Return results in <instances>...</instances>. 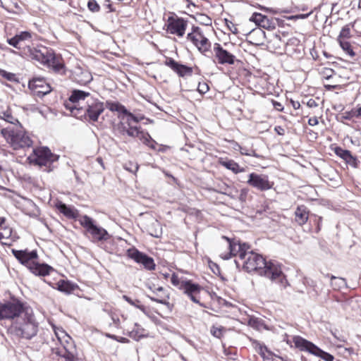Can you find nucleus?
<instances>
[{
    "label": "nucleus",
    "mask_w": 361,
    "mask_h": 361,
    "mask_svg": "<svg viewBox=\"0 0 361 361\" xmlns=\"http://www.w3.org/2000/svg\"><path fill=\"white\" fill-rule=\"evenodd\" d=\"M240 261L243 269L247 272L256 271L271 281L279 283L282 288L288 286L279 263L274 261L267 262L262 255L254 252L250 249L240 254Z\"/></svg>",
    "instance_id": "1"
},
{
    "label": "nucleus",
    "mask_w": 361,
    "mask_h": 361,
    "mask_svg": "<svg viewBox=\"0 0 361 361\" xmlns=\"http://www.w3.org/2000/svg\"><path fill=\"white\" fill-rule=\"evenodd\" d=\"M23 53L30 59L51 68L56 73L60 72L63 68L62 59L56 56L52 49L47 47L35 48L28 46L24 49Z\"/></svg>",
    "instance_id": "2"
},
{
    "label": "nucleus",
    "mask_w": 361,
    "mask_h": 361,
    "mask_svg": "<svg viewBox=\"0 0 361 361\" xmlns=\"http://www.w3.org/2000/svg\"><path fill=\"white\" fill-rule=\"evenodd\" d=\"M9 333L19 338L30 340L35 337L38 331V323L32 310L25 312L24 315L13 321L8 329Z\"/></svg>",
    "instance_id": "3"
},
{
    "label": "nucleus",
    "mask_w": 361,
    "mask_h": 361,
    "mask_svg": "<svg viewBox=\"0 0 361 361\" xmlns=\"http://www.w3.org/2000/svg\"><path fill=\"white\" fill-rule=\"evenodd\" d=\"M12 252L21 264L25 265L35 275L44 276L49 275L53 269L51 267L47 264H39L35 262V259L37 258L36 250H13Z\"/></svg>",
    "instance_id": "4"
},
{
    "label": "nucleus",
    "mask_w": 361,
    "mask_h": 361,
    "mask_svg": "<svg viewBox=\"0 0 361 361\" xmlns=\"http://www.w3.org/2000/svg\"><path fill=\"white\" fill-rule=\"evenodd\" d=\"M1 133L15 150L30 147L32 145V140L23 130L21 124L2 128Z\"/></svg>",
    "instance_id": "5"
},
{
    "label": "nucleus",
    "mask_w": 361,
    "mask_h": 361,
    "mask_svg": "<svg viewBox=\"0 0 361 361\" xmlns=\"http://www.w3.org/2000/svg\"><path fill=\"white\" fill-rule=\"evenodd\" d=\"M59 157L58 155L51 153L48 147H39L33 149V153L28 159L30 163L44 167V171L50 172L54 168L53 164L58 161Z\"/></svg>",
    "instance_id": "6"
},
{
    "label": "nucleus",
    "mask_w": 361,
    "mask_h": 361,
    "mask_svg": "<svg viewBox=\"0 0 361 361\" xmlns=\"http://www.w3.org/2000/svg\"><path fill=\"white\" fill-rule=\"evenodd\" d=\"M80 225L90 234L93 241H106L110 238L107 231L97 226L89 216L84 215L79 219Z\"/></svg>",
    "instance_id": "7"
},
{
    "label": "nucleus",
    "mask_w": 361,
    "mask_h": 361,
    "mask_svg": "<svg viewBox=\"0 0 361 361\" xmlns=\"http://www.w3.org/2000/svg\"><path fill=\"white\" fill-rule=\"evenodd\" d=\"M31 310L25 307L23 304L18 300H13L0 304V319H13L24 315L25 312Z\"/></svg>",
    "instance_id": "8"
},
{
    "label": "nucleus",
    "mask_w": 361,
    "mask_h": 361,
    "mask_svg": "<svg viewBox=\"0 0 361 361\" xmlns=\"http://www.w3.org/2000/svg\"><path fill=\"white\" fill-rule=\"evenodd\" d=\"M293 340L295 346L300 350L307 351L321 357L324 361H334V357L332 355L323 351L312 342L298 336H294Z\"/></svg>",
    "instance_id": "9"
},
{
    "label": "nucleus",
    "mask_w": 361,
    "mask_h": 361,
    "mask_svg": "<svg viewBox=\"0 0 361 361\" xmlns=\"http://www.w3.org/2000/svg\"><path fill=\"white\" fill-rule=\"evenodd\" d=\"M104 104L97 99L90 97L87 100V106L85 108L81 107L78 117H81L83 115L90 121L96 122L99 119V116L104 111Z\"/></svg>",
    "instance_id": "10"
},
{
    "label": "nucleus",
    "mask_w": 361,
    "mask_h": 361,
    "mask_svg": "<svg viewBox=\"0 0 361 361\" xmlns=\"http://www.w3.org/2000/svg\"><path fill=\"white\" fill-rule=\"evenodd\" d=\"M56 336H57L58 340L62 345V347L52 348V353L56 354L57 356L63 358L65 361H80V359L78 357L77 354L75 353L76 350L75 349V347L73 345L72 343H69L68 341V340L71 339V337L67 334H65L64 336L66 338L65 342L66 343V345H64L59 334L56 332Z\"/></svg>",
    "instance_id": "11"
},
{
    "label": "nucleus",
    "mask_w": 361,
    "mask_h": 361,
    "mask_svg": "<svg viewBox=\"0 0 361 361\" xmlns=\"http://www.w3.org/2000/svg\"><path fill=\"white\" fill-rule=\"evenodd\" d=\"M187 39L190 40L198 50L204 55L210 50L211 42L202 34L198 27H192V32L188 34Z\"/></svg>",
    "instance_id": "12"
},
{
    "label": "nucleus",
    "mask_w": 361,
    "mask_h": 361,
    "mask_svg": "<svg viewBox=\"0 0 361 361\" xmlns=\"http://www.w3.org/2000/svg\"><path fill=\"white\" fill-rule=\"evenodd\" d=\"M247 183L259 191H267L273 188L274 183L269 180L265 174L251 173L247 180Z\"/></svg>",
    "instance_id": "13"
},
{
    "label": "nucleus",
    "mask_w": 361,
    "mask_h": 361,
    "mask_svg": "<svg viewBox=\"0 0 361 361\" xmlns=\"http://www.w3.org/2000/svg\"><path fill=\"white\" fill-rule=\"evenodd\" d=\"M90 94L87 92H85L82 90H75L72 92L69 101L66 103V108L69 109L74 116H78L79 112L81 108L78 106V104L82 101L85 100L86 98H90Z\"/></svg>",
    "instance_id": "14"
},
{
    "label": "nucleus",
    "mask_w": 361,
    "mask_h": 361,
    "mask_svg": "<svg viewBox=\"0 0 361 361\" xmlns=\"http://www.w3.org/2000/svg\"><path fill=\"white\" fill-rule=\"evenodd\" d=\"M128 256L137 264H140L145 269L149 271L155 269V263L152 257L139 251L136 248H130L127 250Z\"/></svg>",
    "instance_id": "15"
},
{
    "label": "nucleus",
    "mask_w": 361,
    "mask_h": 361,
    "mask_svg": "<svg viewBox=\"0 0 361 361\" xmlns=\"http://www.w3.org/2000/svg\"><path fill=\"white\" fill-rule=\"evenodd\" d=\"M222 238L226 240L229 249V252L221 255V258L224 259H228L233 256L238 255L240 260V254L246 252L247 250L250 249V247L245 243H240L235 240H231L226 236H222Z\"/></svg>",
    "instance_id": "16"
},
{
    "label": "nucleus",
    "mask_w": 361,
    "mask_h": 361,
    "mask_svg": "<svg viewBox=\"0 0 361 361\" xmlns=\"http://www.w3.org/2000/svg\"><path fill=\"white\" fill-rule=\"evenodd\" d=\"M213 51L214 54V59L219 64L233 65L235 63V56L233 54L224 49L220 44H214Z\"/></svg>",
    "instance_id": "17"
},
{
    "label": "nucleus",
    "mask_w": 361,
    "mask_h": 361,
    "mask_svg": "<svg viewBox=\"0 0 361 361\" xmlns=\"http://www.w3.org/2000/svg\"><path fill=\"white\" fill-rule=\"evenodd\" d=\"M202 287L197 283H194L191 281L188 280L185 285L183 286L181 290L195 303L199 304L202 306L200 301V291Z\"/></svg>",
    "instance_id": "18"
},
{
    "label": "nucleus",
    "mask_w": 361,
    "mask_h": 361,
    "mask_svg": "<svg viewBox=\"0 0 361 361\" xmlns=\"http://www.w3.org/2000/svg\"><path fill=\"white\" fill-rule=\"evenodd\" d=\"M28 87L38 95H45L51 91V86L44 78H33L30 80Z\"/></svg>",
    "instance_id": "19"
},
{
    "label": "nucleus",
    "mask_w": 361,
    "mask_h": 361,
    "mask_svg": "<svg viewBox=\"0 0 361 361\" xmlns=\"http://www.w3.org/2000/svg\"><path fill=\"white\" fill-rule=\"evenodd\" d=\"M187 21L183 18H169L167 30L171 34L177 35L178 37H183L187 27Z\"/></svg>",
    "instance_id": "20"
},
{
    "label": "nucleus",
    "mask_w": 361,
    "mask_h": 361,
    "mask_svg": "<svg viewBox=\"0 0 361 361\" xmlns=\"http://www.w3.org/2000/svg\"><path fill=\"white\" fill-rule=\"evenodd\" d=\"M32 35L33 33L31 32L21 31L16 33L13 37L7 38L6 41L9 45L20 49L23 42L32 41Z\"/></svg>",
    "instance_id": "21"
},
{
    "label": "nucleus",
    "mask_w": 361,
    "mask_h": 361,
    "mask_svg": "<svg viewBox=\"0 0 361 361\" xmlns=\"http://www.w3.org/2000/svg\"><path fill=\"white\" fill-rule=\"evenodd\" d=\"M164 63L175 71L180 77H185L192 74V68L191 67L180 64L172 58H167Z\"/></svg>",
    "instance_id": "22"
},
{
    "label": "nucleus",
    "mask_w": 361,
    "mask_h": 361,
    "mask_svg": "<svg viewBox=\"0 0 361 361\" xmlns=\"http://www.w3.org/2000/svg\"><path fill=\"white\" fill-rule=\"evenodd\" d=\"M11 227L5 223L4 218H0V241L4 245H11L15 241V236L12 234Z\"/></svg>",
    "instance_id": "23"
},
{
    "label": "nucleus",
    "mask_w": 361,
    "mask_h": 361,
    "mask_svg": "<svg viewBox=\"0 0 361 361\" xmlns=\"http://www.w3.org/2000/svg\"><path fill=\"white\" fill-rule=\"evenodd\" d=\"M154 296L147 295V297L152 301L156 302L162 305H169L168 300L169 299V295L166 290L162 287L159 286L156 289V292L154 293Z\"/></svg>",
    "instance_id": "24"
},
{
    "label": "nucleus",
    "mask_w": 361,
    "mask_h": 361,
    "mask_svg": "<svg viewBox=\"0 0 361 361\" xmlns=\"http://www.w3.org/2000/svg\"><path fill=\"white\" fill-rule=\"evenodd\" d=\"M295 221L300 226L304 225L308 220L309 210L305 205H299L295 211Z\"/></svg>",
    "instance_id": "25"
},
{
    "label": "nucleus",
    "mask_w": 361,
    "mask_h": 361,
    "mask_svg": "<svg viewBox=\"0 0 361 361\" xmlns=\"http://www.w3.org/2000/svg\"><path fill=\"white\" fill-rule=\"evenodd\" d=\"M58 210L68 219H76L78 216V212L72 207L60 202L56 205Z\"/></svg>",
    "instance_id": "26"
},
{
    "label": "nucleus",
    "mask_w": 361,
    "mask_h": 361,
    "mask_svg": "<svg viewBox=\"0 0 361 361\" xmlns=\"http://www.w3.org/2000/svg\"><path fill=\"white\" fill-rule=\"evenodd\" d=\"M220 165L223 166L226 169L231 170L234 173L237 174L245 171L244 168H241L240 165L232 159H226L221 158L219 161Z\"/></svg>",
    "instance_id": "27"
},
{
    "label": "nucleus",
    "mask_w": 361,
    "mask_h": 361,
    "mask_svg": "<svg viewBox=\"0 0 361 361\" xmlns=\"http://www.w3.org/2000/svg\"><path fill=\"white\" fill-rule=\"evenodd\" d=\"M56 285L59 291L66 294L71 293L77 288L76 285L64 280L59 281Z\"/></svg>",
    "instance_id": "28"
},
{
    "label": "nucleus",
    "mask_w": 361,
    "mask_h": 361,
    "mask_svg": "<svg viewBox=\"0 0 361 361\" xmlns=\"http://www.w3.org/2000/svg\"><path fill=\"white\" fill-rule=\"evenodd\" d=\"M104 106L112 112L116 111L123 114L124 113H127V109L123 105L117 102H115L111 101H106Z\"/></svg>",
    "instance_id": "29"
},
{
    "label": "nucleus",
    "mask_w": 361,
    "mask_h": 361,
    "mask_svg": "<svg viewBox=\"0 0 361 361\" xmlns=\"http://www.w3.org/2000/svg\"><path fill=\"white\" fill-rule=\"evenodd\" d=\"M145 330L137 324H135V327L128 334L129 336L135 340L139 341L140 338L146 336L145 334Z\"/></svg>",
    "instance_id": "30"
},
{
    "label": "nucleus",
    "mask_w": 361,
    "mask_h": 361,
    "mask_svg": "<svg viewBox=\"0 0 361 361\" xmlns=\"http://www.w3.org/2000/svg\"><path fill=\"white\" fill-rule=\"evenodd\" d=\"M331 286L334 289H340L344 286H346V281L343 278L331 276Z\"/></svg>",
    "instance_id": "31"
},
{
    "label": "nucleus",
    "mask_w": 361,
    "mask_h": 361,
    "mask_svg": "<svg viewBox=\"0 0 361 361\" xmlns=\"http://www.w3.org/2000/svg\"><path fill=\"white\" fill-rule=\"evenodd\" d=\"M338 42H339L340 46L342 48V49L344 51H345V53L348 55H349L351 57H353L355 55V52L353 51V50L352 49V47H351V44H350V42H348V41H346L345 39H339Z\"/></svg>",
    "instance_id": "32"
},
{
    "label": "nucleus",
    "mask_w": 361,
    "mask_h": 361,
    "mask_svg": "<svg viewBox=\"0 0 361 361\" xmlns=\"http://www.w3.org/2000/svg\"><path fill=\"white\" fill-rule=\"evenodd\" d=\"M188 280L179 278L176 274H173L171 277V283L177 287L179 290H181L183 286L185 285V283L187 282Z\"/></svg>",
    "instance_id": "33"
},
{
    "label": "nucleus",
    "mask_w": 361,
    "mask_h": 361,
    "mask_svg": "<svg viewBox=\"0 0 361 361\" xmlns=\"http://www.w3.org/2000/svg\"><path fill=\"white\" fill-rule=\"evenodd\" d=\"M135 137L138 138L145 145H148L149 141H150V135L147 132L140 130V129L137 132V135H136Z\"/></svg>",
    "instance_id": "34"
},
{
    "label": "nucleus",
    "mask_w": 361,
    "mask_h": 361,
    "mask_svg": "<svg viewBox=\"0 0 361 361\" xmlns=\"http://www.w3.org/2000/svg\"><path fill=\"white\" fill-rule=\"evenodd\" d=\"M218 189L215 190L216 192L221 194L231 195V188L225 183H221L217 185Z\"/></svg>",
    "instance_id": "35"
},
{
    "label": "nucleus",
    "mask_w": 361,
    "mask_h": 361,
    "mask_svg": "<svg viewBox=\"0 0 361 361\" xmlns=\"http://www.w3.org/2000/svg\"><path fill=\"white\" fill-rule=\"evenodd\" d=\"M253 343L255 344L257 351L262 357H264L266 353H271L264 344L258 341H255Z\"/></svg>",
    "instance_id": "36"
},
{
    "label": "nucleus",
    "mask_w": 361,
    "mask_h": 361,
    "mask_svg": "<svg viewBox=\"0 0 361 361\" xmlns=\"http://www.w3.org/2000/svg\"><path fill=\"white\" fill-rule=\"evenodd\" d=\"M123 299L125 300L130 305L134 306L140 310H145L144 306L140 304V302L138 300H133L130 297H128L126 295H123Z\"/></svg>",
    "instance_id": "37"
},
{
    "label": "nucleus",
    "mask_w": 361,
    "mask_h": 361,
    "mask_svg": "<svg viewBox=\"0 0 361 361\" xmlns=\"http://www.w3.org/2000/svg\"><path fill=\"white\" fill-rule=\"evenodd\" d=\"M266 16L259 13H254L250 18V20L254 22L257 25L259 26Z\"/></svg>",
    "instance_id": "38"
},
{
    "label": "nucleus",
    "mask_w": 361,
    "mask_h": 361,
    "mask_svg": "<svg viewBox=\"0 0 361 361\" xmlns=\"http://www.w3.org/2000/svg\"><path fill=\"white\" fill-rule=\"evenodd\" d=\"M87 8L92 13H97L100 11V6L96 0H89Z\"/></svg>",
    "instance_id": "39"
},
{
    "label": "nucleus",
    "mask_w": 361,
    "mask_h": 361,
    "mask_svg": "<svg viewBox=\"0 0 361 361\" xmlns=\"http://www.w3.org/2000/svg\"><path fill=\"white\" fill-rule=\"evenodd\" d=\"M223 331H224V327H221V326L217 327V326H212V328L210 329V333L213 336H214L217 338H220L223 336Z\"/></svg>",
    "instance_id": "40"
},
{
    "label": "nucleus",
    "mask_w": 361,
    "mask_h": 361,
    "mask_svg": "<svg viewBox=\"0 0 361 361\" xmlns=\"http://www.w3.org/2000/svg\"><path fill=\"white\" fill-rule=\"evenodd\" d=\"M344 161H345V163L347 164H348L354 168H357L358 166V164L360 163V161L357 159V158L352 155L351 152L348 156L346 159H345Z\"/></svg>",
    "instance_id": "41"
},
{
    "label": "nucleus",
    "mask_w": 361,
    "mask_h": 361,
    "mask_svg": "<svg viewBox=\"0 0 361 361\" xmlns=\"http://www.w3.org/2000/svg\"><path fill=\"white\" fill-rule=\"evenodd\" d=\"M259 27H262V28H264L268 30H271L275 28L274 25H273V23L271 22V20H269V18L267 16H266L264 19L262 20Z\"/></svg>",
    "instance_id": "42"
},
{
    "label": "nucleus",
    "mask_w": 361,
    "mask_h": 361,
    "mask_svg": "<svg viewBox=\"0 0 361 361\" xmlns=\"http://www.w3.org/2000/svg\"><path fill=\"white\" fill-rule=\"evenodd\" d=\"M350 37V27L348 25H345L342 28V30L340 32V35L338 36V40L339 41V39H348Z\"/></svg>",
    "instance_id": "43"
},
{
    "label": "nucleus",
    "mask_w": 361,
    "mask_h": 361,
    "mask_svg": "<svg viewBox=\"0 0 361 361\" xmlns=\"http://www.w3.org/2000/svg\"><path fill=\"white\" fill-rule=\"evenodd\" d=\"M125 115H126L128 116L127 118V123L128 126H133L132 125V123L134 122L135 123H137L140 122V119L135 116L134 114H133L132 113H130V111H128L127 110V113H124Z\"/></svg>",
    "instance_id": "44"
},
{
    "label": "nucleus",
    "mask_w": 361,
    "mask_h": 361,
    "mask_svg": "<svg viewBox=\"0 0 361 361\" xmlns=\"http://www.w3.org/2000/svg\"><path fill=\"white\" fill-rule=\"evenodd\" d=\"M335 153L337 156L342 158L343 160L346 159L350 152L347 149H343L341 147H336L335 149Z\"/></svg>",
    "instance_id": "45"
},
{
    "label": "nucleus",
    "mask_w": 361,
    "mask_h": 361,
    "mask_svg": "<svg viewBox=\"0 0 361 361\" xmlns=\"http://www.w3.org/2000/svg\"><path fill=\"white\" fill-rule=\"evenodd\" d=\"M0 76L8 81H14L16 80V75L14 73H8L3 69H0Z\"/></svg>",
    "instance_id": "46"
},
{
    "label": "nucleus",
    "mask_w": 361,
    "mask_h": 361,
    "mask_svg": "<svg viewBox=\"0 0 361 361\" xmlns=\"http://www.w3.org/2000/svg\"><path fill=\"white\" fill-rule=\"evenodd\" d=\"M139 128H137V126H128V130L127 131V135H128L129 137H135L136 135H137V132L139 130Z\"/></svg>",
    "instance_id": "47"
},
{
    "label": "nucleus",
    "mask_w": 361,
    "mask_h": 361,
    "mask_svg": "<svg viewBox=\"0 0 361 361\" xmlns=\"http://www.w3.org/2000/svg\"><path fill=\"white\" fill-rule=\"evenodd\" d=\"M209 90V85L206 82H199L198 87H197V91L200 94H205L207 93Z\"/></svg>",
    "instance_id": "48"
},
{
    "label": "nucleus",
    "mask_w": 361,
    "mask_h": 361,
    "mask_svg": "<svg viewBox=\"0 0 361 361\" xmlns=\"http://www.w3.org/2000/svg\"><path fill=\"white\" fill-rule=\"evenodd\" d=\"M124 168L127 171H129L133 173H135L137 171L139 166H138L137 164H133L132 162H129L128 164H126Z\"/></svg>",
    "instance_id": "49"
},
{
    "label": "nucleus",
    "mask_w": 361,
    "mask_h": 361,
    "mask_svg": "<svg viewBox=\"0 0 361 361\" xmlns=\"http://www.w3.org/2000/svg\"><path fill=\"white\" fill-rule=\"evenodd\" d=\"M4 121H6V122H8V123H11V124H13V126H18V125L20 124V122L18 121V119H17V118H14V117L12 116L11 112H10V113L7 115V116H6V118H5V120H4Z\"/></svg>",
    "instance_id": "50"
},
{
    "label": "nucleus",
    "mask_w": 361,
    "mask_h": 361,
    "mask_svg": "<svg viewBox=\"0 0 361 361\" xmlns=\"http://www.w3.org/2000/svg\"><path fill=\"white\" fill-rule=\"evenodd\" d=\"M118 128L120 133L123 135H125L127 134V131L128 130V125L127 122L126 123L121 122L118 125Z\"/></svg>",
    "instance_id": "51"
},
{
    "label": "nucleus",
    "mask_w": 361,
    "mask_h": 361,
    "mask_svg": "<svg viewBox=\"0 0 361 361\" xmlns=\"http://www.w3.org/2000/svg\"><path fill=\"white\" fill-rule=\"evenodd\" d=\"M248 192H249L248 189H247V188L241 189L240 191L239 200L243 202H245L247 200V197L248 195Z\"/></svg>",
    "instance_id": "52"
},
{
    "label": "nucleus",
    "mask_w": 361,
    "mask_h": 361,
    "mask_svg": "<svg viewBox=\"0 0 361 361\" xmlns=\"http://www.w3.org/2000/svg\"><path fill=\"white\" fill-rule=\"evenodd\" d=\"M272 103H273V106L276 110H277L279 111H283V106L280 102H276V101H273Z\"/></svg>",
    "instance_id": "53"
},
{
    "label": "nucleus",
    "mask_w": 361,
    "mask_h": 361,
    "mask_svg": "<svg viewBox=\"0 0 361 361\" xmlns=\"http://www.w3.org/2000/svg\"><path fill=\"white\" fill-rule=\"evenodd\" d=\"M11 112V110L9 109H7L6 110H0V119L5 120L7 115Z\"/></svg>",
    "instance_id": "54"
},
{
    "label": "nucleus",
    "mask_w": 361,
    "mask_h": 361,
    "mask_svg": "<svg viewBox=\"0 0 361 361\" xmlns=\"http://www.w3.org/2000/svg\"><path fill=\"white\" fill-rule=\"evenodd\" d=\"M318 118L316 116L310 118L308 120V124L312 126H314L318 124Z\"/></svg>",
    "instance_id": "55"
},
{
    "label": "nucleus",
    "mask_w": 361,
    "mask_h": 361,
    "mask_svg": "<svg viewBox=\"0 0 361 361\" xmlns=\"http://www.w3.org/2000/svg\"><path fill=\"white\" fill-rule=\"evenodd\" d=\"M351 114L356 116V118H361V107L353 109Z\"/></svg>",
    "instance_id": "56"
},
{
    "label": "nucleus",
    "mask_w": 361,
    "mask_h": 361,
    "mask_svg": "<svg viewBox=\"0 0 361 361\" xmlns=\"http://www.w3.org/2000/svg\"><path fill=\"white\" fill-rule=\"evenodd\" d=\"M274 130L279 135H283L285 134V130L281 126H276Z\"/></svg>",
    "instance_id": "57"
},
{
    "label": "nucleus",
    "mask_w": 361,
    "mask_h": 361,
    "mask_svg": "<svg viewBox=\"0 0 361 361\" xmlns=\"http://www.w3.org/2000/svg\"><path fill=\"white\" fill-rule=\"evenodd\" d=\"M307 105L310 108L317 107L318 106L317 102L313 99H310L307 102Z\"/></svg>",
    "instance_id": "58"
},
{
    "label": "nucleus",
    "mask_w": 361,
    "mask_h": 361,
    "mask_svg": "<svg viewBox=\"0 0 361 361\" xmlns=\"http://www.w3.org/2000/svg\"><path fill=\"white\" fill-rule=\"evenodd\" d=\"M147 145L151 149H156V146L157 145V143L150 137V141H149V143Z\"/></svg>",
    "instance_id": "59"
},
{
    "label": "nucleus",
    "mask_w": 361,
    "mask_h": 361,
    "mask_svg": "<svg viewBox=\"0 0 361 361\" xmlns=\"http://www.w3.org/2000/svg\"><path fill=\"white\" fill-rule=\"evenodd\" d=\"M111 317L113 323L116 325V326H118L120 322L118 317L114 314H111Z\"/></svg>",
    "instance_id": "60"
},
{
    "label": "nucleus",
    "mask_w": 361,
    "mask_h": 361,
    "mask_svg": "<svg viewBox=\"0 0 361 361\" xmlns=\"http://www.w3.org/2000/svg\"><path fill=\"white\" fill-rule=\"evenodd\" d=\"M351 113L352 110L350 111L345 112L344 114L343 118L347 120H350L353 118H356V116H353Z\"/></svg>",
    "instance_id": "61"
},
{
    "label": "nucleus",
    "mask_w": 361,
    "mask_h": 361,
    "mask_svg": "<svg viewBox=\"0 0 361 361\" xmlns=\"http://www.w3.org/2000/svg\"><path fill=\"white\" fill-rule=\"evenodd\" d=\"M264 361H272V354L271 353H268L264 355V357H262Z\"/></svg>",
    "instance_id": "62"
},
{
    "label": "nucleus",
    "mask_w": 361,
    "mask_h": 361,
    "mask_svg": "<svg viewBox=\"0 0 361 361\" xmlns=\"http://www.w3.org/2000/svg\"><path fill=\"white\" fill-rule=\"evenodd\" d=\"M290 103L292 104V106L295 109H298L300 106V104L299 102L298 101H294V100H290Z\"/></svg>",
    "instance_id": "63"
},
{
    "label": "nucleus",
    "mask_w": 361,
    "mask_h": 361,
    "mask_svg": "<svg viewBox=\"0 0 361 361\" xmlns=\"http://www.w3.org/2000/svg\"><path fill=\"white\" fill-rule=\"evenodd\" d=\"M202 17L204 18V19H203V21H204V23L205 25H211V23H212V20H211V18H209V17L205 16H202Z\"/></svg>",
    "instance_id": "64"
}]
</instances>
